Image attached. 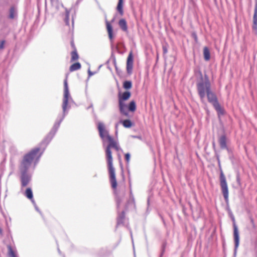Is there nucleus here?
Listing matches in <instances>:
<instances>
[{
	"label": "nucleus",
	"instance_id": "obj_26",
	"mask_svg": "<svg viewBox=\"0 0 257 257\" xmlns=\"http://www.w3.org/2000/svg\"><path fill=\"white\" fill-rule=\"evenodd\" d=\"M69 12L68 10H66L65 17L64 18V21L67 25H69Z\"/></svg>",
	"mask_w": 257,
	"mask_h": 257
},
{
	"label": "nucleus",
	"instance_id": "obj_15",
	"mask_svg": "<svg viewBox=\"0 0 257 257\" xmlns=\"http://www.w3.org/2000/svg\"><path fill=\"white\" fill-rule=\"evenodd\" d=\"M106 29L108 34L109 38L111 40L113 38V29L109 22L106 21Z\"/></svg>",
	"mask_w": 257,
	"mask_h": 257
},
{
	"label": "nucleus",
	"instance_id": "obj_32",
	"mask_svg": "<svg viewBox=\"0 0 257 257\" xmlns=\"http://www.w3.org/2000/svg\"><path fill=\"white\" fill-rule=\"evenodd\" d=\"M163 51L164 53H167V49L165 47H163Z\"/></svg>",
	"mask_w": 257,
	"mask_h": 257
},
{
	"label": "nucleus",
	"instance_id": "obj_3",
	"mask_svg": "<svg viewBox=\"0 0 257 257\" xmlns=\"http://www.w3.org/2000/svg\"><path fill=\"white\" fill-rule=\"evenodd\" d=\"M41 150L40 148H36L25 155L20 167V180L21 189L28 186L32 181V175L28 171L33 160L38 153Z\"/></svg>",
	"mask_w": 257,
	"mask_h": 257
},
{
	"label": "nucleus",
	"instance_id": "obj_13",
	"mask_svg": "<svg viewBox=\"0 0 257 257\" xmlns=\"http://www.w3.org/2000/svg\"><path fill=\"white\" fill-rule=\"evenodd\" d=\"M131 92L127 91H124L122 93H119L118 95V100L125 101L131 97Z\"/></svg>",
	"mask_w": 257,
	"mask_h": 257
},
{
	"label": "nucleus",
	"instance_id": "obj_33",
	"mask_svg": "<svg viewBox=\"0 0 257 257\" xmlns=\"http://www.w3.org/2000/svg\"><path fill=\"white\" fill-rule=\"evenodd\" d=\"M92 107V104H91L89 107L87 108V109H89L90 108Z\"/></svg>",
	"mask_w": 257,
	"mask_h": 257
},
{
	"label": "nucleus",
	"instance_id": "obj_21",
	"mask_svg": "<svg viewBox=\"0 0 257 257\" xmlns=\"http://www.w3.org/2000/svg\"><path fill=\"white\" fill-rule=\"evenodd\" d=\"M81 68V64L79 62H76L71 65L69 68V70L71 72H73Z\"/></svg>",
	"mask_w": 257,
	"mask_h": 257
},
{
	"label": "nucleus",
	"instance_id": "obj_37",
	"mask_svg": "<svg viewBox=\"0 0 257 257\" xmlns=\"http://www.w3.org/2000/svg\"><path fill=\"white\" fill-rule=\"evenodd\" d=\"M82 0H77V3H78L79 2H80L81 1H82Z\"/></svg>",
	"mask_w": 257,
	"mask_h": 257
},
{
	"label": "nucleus",
	"instance_id": "obj_27",
	"mask_svg": "<svg viewBox=\"0 0 257 257\" xmlns=\"http://www.w3.org/2000/svg\"><path fill=\"white\" fill-rule=\"evenodd\" d=\"M131 200L128 203L129 204H131L130 207H135V203H134V198L132 196V191H131Z\"/></svg>",
	"mask_w": 257,
	"mask_h": 257
},
{
	"label": "nucleus",
	"instance_id": "obj_43",
	"mask_svg": "<svg viewBox=\"0 0 257 257\" xmlns=\"http://www.w3.org/2000/svg\"><path fill=\"white\" fill-rule=\"evenodd\" d=\"M9 219L10 220V221H11V218L10 217L9 218Z\"/></svg>",
	"mask_w": 257,
	"mask_h": 257
},
{
	"label": "nucleus",
	"instance_id": "obj_11",
	"mask_svg": "<svg viewBox=\"0 0 257 257\" xmlns=\"http://www.w3.org/2000/svg\"><path fill=\"white\" fill-rule=\"evenodd\" d=\"M133 66V56L132 52H130L126 62V71L127 73L130 74L132 73Z\"/></svg>",
	"mask_w": 257,
	"mask_h": 257
},
{
	"label": "nucleus",
	"instance_id": "obj_5",
	"mask_svg": "<svg viewBox=\"0 0 257 257\" xmlns=\"http://www.w3.org/2000/svg\"><path fill=\"white\" fill-rule=\"evenodd\" d=\"M208 101L211 103L218 114H223V110L219 104L216 94L211 90L206 94Z\"/></svg>",
	"mask_w": 257,
	"mask_h": 257
},
{
	"label": "nucleus",
	"instance_id": "obj_35",
	"mask_svg": "<svg viewBox=\"0 0 257 257\" xmlns=\"http://www.w3.org/2000/svg\"><path fill=\"white\" fill-rule=\"evenodd\" d=\"M118 123H116L115 124V128L117 129V127H118Z\"/></svg>",
	"mask_w": 257,
	"mask_h": 257
},
{
	"label": "nucleus",
	"instance_id": "obj_36",
	"mask_svg": "<svg viewBox=\"0 0 257 257\" xmlns=\"http://www.w3.org/2000/svg\"><path fill=\"white\" fill-rule=\"evenodd\" d=\"M2 232H3V230H2V228H0V234H2Z\"/></svg>",
	"mask_w": 257,
	"mask_h": 257
},
{
	"label": "nucleus",
	"instance_id": "obj_6",
	"mask_svg": "<svg viewBox=\"0 0 257 257\" xmlns=\"http://www.w3.org/2000/svg\"><path fill=\"white\" fill-rule=\"evenodd\" d=\"M228 213L233 223V236L234 240V250L235 251L238 247L239 243V231L237 225L235 224V218L230 210H228Z\"/></svg>",
	"mask_w": 257,
	"mask_h": 257
},
{
	"label": "nucleus",
	"instance_id": "obj_16",
	"mask_svg": "<svg viewBox=\"0 0 257 257\" xmlns=\"http://www.w3.org/2000/svg\"><path fill=\"white\" fill-rule=\"evenodd\" d=\"M118 25L123 31L126 32L127 31V23L124 19H121L119 21Z\"/></svg>",
	"mask_w": 257,
	"mask_h": 257
},
{
	"label": "nucleus",
	"instance_id": "obj_20",
	"mask_svg": "<svg viewBox=\"0 0 257 257\" xmlns=\"http://www.w3.org/2000/svg\"><path fill=\"white\" fill-rule=\"evenodd\" d=\"M203 55H204V59L206 61H208L210 59V51H209L208 48L206 47H204L203 49Z\"/></svg>",
	"mask_w": 257,
	"mask_h": 257
},
{
	"label": "nucleus",
	"instance_id": "obj_8",
	"mask_svg": "<svg viewBox=\"0 0 257 257\" xmlns=\"http://www.w3.org/2000/svg\"><path fill=\"white\" fill-rule=\"evenodd\" d=\"M220 185L223 196L225 200H227L228 198V189L225 176L222 171L220 174Z\"/></svg>",
	"mask_w": 257,
	"mask_h": 257
},
{
	"label": "nucleus",
	"instance_id": "obj_22",
	"mask_svg": "<svg viewBox=\"0 0 257 257\" xmlns=\"http://www.w3.org/2000/svg\"><path fill=\"white\" fill-rule=\"evenodd\" d=\"M128 110L131 112H134L136 109V104L135 101H131L127 105Z\"/></svg>",
	"mask_w": 257,
	"mask_h": 257
},
{
	"label": "nucleus",
	"instance_id": "obj_14",
	"mask_svg": "<svg viewBox=\"0 0 257 257\" xmlns=\"http://www.w3.org/2000/svg\"><path fill=\"white\" fill-rule=\"evenodd\" d=\"M219 144L221 149H228L226 145V138L225 135H222L219 138Z\"/></svg>",
	"mask_w": 257,
	"mask_h": 257
},
{
	"label": "nucleus",
	"instance_id": "obj_39",
	"mask_svg": "<svg viewBox=\"0 0 257 257\" xmlns=\"http://www.w3.org/2000/svg\"><path fill=\"white\" fill-rule=\"evenodd\" d=\"M37 210H38V211L39 212V213H41V211H40V210H39V209H38Z\"/></svg>",
	"mask_w": 257,
	"mask_h": 257
},
{
	"label": "nucleus",
	"instance_id": "obj_19",
	"mask_svg": "<svg viewBox=\"0 0 257 257\" xmlns=\"http://www.w3.org/2000/svg\"><path fill=\"white\" fill-rule=\"evenodd\" d=\"M25 196L29 199H33V194L31 188H27L24 193Z\"/></svg>",
	"mask_w": 257,
	"mask_h": 257
},
{
	"label": "nucleus",
	"instance_id": "obj_28",
	"mask_svg": "<svg viewBox=\"0 0 257 257\" xmlns=\"http://www.w3.org/2000/svg\"><path fill=\"white\" fill-rule=\"evenodd\" d=\"M6 43L5 40H0V50H3Z\"/></svg>",
	"mask_w": 257,
	"mask_h": 257
},
{
	"label": "nucleus",
	"instance_id": "obj_12",
	"mask_svg": "<svg viewBox=\"0 0 257 257\" xmlns=\"http://www.w3.org/2000/svg\"><path fill=\"white\" fill-rule=\"evenodd\" d=\"M253 31L257 34V2L255 3L253 16V24L252 26Z\"/></svg>",
	"mask_w": 257,
	"mask_h": 257
},
{
	"label": "nucleus",
	"instance_id": "obj_23",
	"mask_svg": "<svg viewBox=\"0 0 257 257\" xmlns=\"http://www.w3.org/2000/svg\"><path fill=\"white\" fill-rule=\"evenodd\" d=\"M132 87V83L131 81H125L123 83V87L125 89H129Z\"/></svg>",
	"mask_w": 257,
	"mask_h": 257
},
{
	"label": "nucleus",
	"instance_id": "obj_2",
	"mask_svg": "<svg viewBox=\"0 0 257 257\" xmlns=\"http://www.w3.org/2000/svg\"><path fill=\"white\" fill-rule=\"evenodd\" d=\"M73 102H74V101L69 93L67 80L65 79L64 82V94L62 105L63 113L62 114L58 115L51 131L42 142L41 146L43 147L42 151L39 155L38 160H39V158L45 151L47 145L54 137L61 122L68 113V110L70 108V104Z\"/></svg>",
	"mask_w": 257,
	"mask_h": 257
},
{
	"label": "nucleus",
	"instance_id": "obj_41",
	"mask_svg": "<svg viewBox=\"0 0 257 257\" xmlns=\"http://www.w3.org/2000/svg\"><path fill=\"white\" fill-rule=\"evenodd\" d=\"M58 250L59 252H60V250L59 248L58 249Z\"/></svg>",
	"mask_w": 257,
	"mask_h": 257
},
{
	"label": "nucleus",
	"instance_id": "obj_38",
	"mask_svg": "<svg viewBox=\"0 0 257 257\" xmlns=\"http://www.w3.org/2000/svg\"><path fill=\"white\" fill-rule=\"evenodd\" d=\"M213 148H215V143H214V142L213 143Z\"/></svg>",
	"mask_w": 257,
	"mask_h": 257
},
{
	"label": "nucleus",
	"instance_id": "obj_31",
	"mask_svg": "<svg viewBox=\"0 0 257 257\" xmlns=\"http://www.w3.org/2000/svg\"><path fill=\"white\" fill-rule=\"evenodd\" d=\"M88 76L89 77L91 76L92 75H94L95 74V72H91L89 69L88 71Z\"/></svg>",
	"mask_w": 257,
	"mask_h": 257
},
{
	"label": "nucleus",
	"instance_id": "obj_30",
	"mask_svg": "<svg viewBox=\"0 0 257 257\" xmlns=\"http://www.w3.org/2000/svg\"><path fill=\"white\" fill-rule=\"evenodd\" d=\"M2 213L3 214V216H4V217H5V218L6 219V223L8 225V219L7 216L6 215V214H5V212L4 211H2Z\"/></svg>",
	"mask_w": 257,
	"mask_h": 257
},
{
	"label": "nucleus",
	"instance_id": "obj_9",
	"mask_svg": "<svg viewBox=\"0 0 257 257\" xmlns=\"http://www.w3.org/2000/svg\"><path fill=\"white\" fill-rule=\"evenodd\" d=\"M118 107L119 112L122 115L126 117H129L128 112L127 110V105L124 101L118 100Z\"/></svg>",
	"mask_w": 257,
	"mask_h": 257
},
{
	"label": "nucleus",
	"instance_id": "obj_34",
	"mask_svg": "<svg viewBox=\"0 0 257 257\" xmlns=\"http://www.w3.org/2000/svg\"><path fill=\"white\" fill-rule=\"evenodd\" d=\"M134 138H138V139H140V137H139V136H133Z\"/></svg>",
	"mask_w": 257,
	"mask_h": 257
},
{
	"label": "nucleus",
	"instance_id": "obj_29",
	"mask_svg": "<svg viewBox=\"0 0 257 257\" xmlns=\"http://www.w3.org/2000/svg\"><path fill=\"white\" fill-rule=\"evenodd\" d=\"M131 155L129 153H126L125 154V160L126 162L128 163L130 160Z\"/></svg>",
	"mask_w": 257,
	"mask_h": 257
},
{
	"label": "nucleus",
	"instance_id": "obj_17",
	"mask_svg": "<svg viewBox=\"0 0 257 257\" xmlns=\"http://www.w3.org/2000/svg\"><path fill=\"white\" fill-rule=\"evenodd\" d=\"M119 123H121L125 128H130L133 126L132 122L128 119L120 120Z\"/></svg>",
	"mask_w": 257,
	"mask_h": 257
},
{
	"label": "nucleus",
	"instance_id": "obj_1",
	"mask_svg": "<svg viewBox=\"0 0 257 257\" xmlns=\"http://www.w3.org/2000/svg\"><path fill=\"white\" fill-rule=\"evenodd\" d=\"M97 128L100 137L103 142V145L106 141L108 142V145L105 148L106 159L107 163L108 170L109 174L110 182L111 187L115 189L117 186V182L115 178V169L113 167V159L111 149L113 148L116 151L120 150L118 144L109 135L108 132L105 130L104 124L101 122H99Z\"/></svg>",
	"mask_w": 257,
	"mask_h": 257
},
{
	"label": "nucleus",
	"instance_id": "obj_18",
	"mask_svg": "<svg viewBox=\"0 0 257 257\" xmlns=\"http://www.w3.org/2000/svg\"><path fill=\"white\" fill-rule=\"evenodd\" d=\"M116 10L121 16L123 15V0H118V2L116 7Z\"/></svg>",
	"mask_w": 257,
	"mask_h": 257
},
{
	"label": "nucleus",
	"instance_id": "obj_42",
	"mask_svg": "<svg viewBox=\"0 0 257 257\" xmlns=\"http://www.w3.org/2000/svg\"><path fill=\"white\" fill-rule=\"evenodd\" d=\"M74 23V21H73V19H72V24H73Z\"/></svg>",
	"mask_w": 257,
	"mask_h": 257
},
{
	"label": "nucleus",
	"instance_id": "obj_10",
	"mask_svg": "<svg viewBox=\"0 0 257 257\" xmlns=\"http://www.w3.org/2000/svg\"><path fill=\"white\" fill-rule=\"evenodd\" d=\"M18 17V9L15 6H12L9 11L8 19L10 20H14L17 19Z\"/></svg>",
	"mask_w": 257,
	"mask_h": 257
},
{
	"label": "nucleus",
	"instance_id": "obj_24",
	"mask_svg": "<svg viewBox=\"0 0 257 257\" xmlns=\"http://www.w3.org/2000/svg\"><path fill=\"white\" fill-rule=\"evenodd\" d=\"M9 255L10 257H17L11 245L8 246Z\"/></svg>",
	"mask_w": 257,
	"mask_h": 257
},
{
	"label": "nucleus",
	"instance_id": "obj_4",
	"mask_svg": "<svg viewBox=\"0 0 257 257\" xmlns=\"http://www.w3.org/2000/svg\"><path fill=\"white\" fill-rule=\"evenodd\" d=\"M196 86L201 101L203 102L206 94L211 89V83L208 76L205 75V78L203 79V77L201 76L200 80L197 83Z\"/></svg>",
	"mask_w": 257,
	"mask_h": 257
},
{
	"label": "nucleus",
	"instance_id": "obj_25",
	"mask_svg": "<svg viewBox=\"0 0 257 257\" xmlns=\"http://www.w3.org/2000/svg\"><path fill=\"white\" fill-rule=\"evenodd\" d=\"M78 59V55L76 50L71 52V61H74Z\"/></svg>",
	"mask_w": 257,
	"mask_h": 257
},
{
	"label": "nucleus",
	"instance_id": "obj_40",
	"mask_svg": "<svg viewBox=\"0 0 257 257\" xmlns=\"http://www.w3.org/2000/svg\"><path fill=\"white\" fill-rule=\"evenodd\" d=\"M114 19L113 18V19L112 20L111 22H113L114 21Z\"/></svg>",
	"mask_w": 257,
	"mask_h": 257
},
{
	"label": "nucleus",
	"instance_id": "obj_7",
	"mask_svg": "<svg viewBox=\"0 0 257 257\" xmlns=\"http://www.w3.org/2000/svg\"><path fill=\"white\" fill-rule=\"evenodd\" d=\"M125 212L124 210H122L121 212H118L116 227H118L119 225H122L129 229L131 236L132 239H133L132 232L128 226V219L125 217Z\"/></svg>",
	"mask_w": 257,
	"mask_h": 257
}]
</instances>
